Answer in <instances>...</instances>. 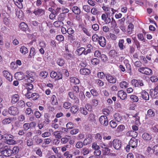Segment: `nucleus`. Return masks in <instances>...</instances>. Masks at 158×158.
I'll return each instance as SVG.
<instances>
[{
  "label": "nucleus",
  "instance_id": "nucleus-6",
  "mask_svg": "<svg viewBox=\"0 0 158 158\" xmlns=\"http://www.w3.org/2000/svg\"><path fill=\"white\" fill-rule=\"evenodd\" d=\"M131 83L133 86L135 87H139L144 85L143 81L141 80L133 79L131 80Z\"/></svg>",
  "mask_w": 158,
  "mask_h": 158
},
{
  "label": "nucleus",
  "instance_id": "nucleus-58",
  "mask_svg": "<svg viewBox=\"0 0 158 158\" xmlns=\"http://www.w3.org/2000/svg\"><path fill=\"white\" fill-rule=\"evenodd\" d=\"M26 87L27 91H30L33 88V85L30 83H26L25 84Z\"/></svg>",
  "mask_w": 158,
  "mask_h": 158
},
{
  "label": "nucleus",
  "instance_id": "nucleus-3",
  "mask_svg": "<svg viewBox=\"0 0 158 158\" xmlns=\"http://www.w3.org/2000/svg\"><path fill=\"white\" fill-rule=\"evenodd\" d=\"M0 151L1 154H3L4 156H9L12 155L11 148L10 146H5L0 148Z\"/></svg>",
  "mask_w": 158,
  "mask_h": 158
},
{
  "label": "nucleus",
  "instance_id": "nucleus-34",
  "mask_svg": "<svg viewBox=\"0 0 158 158\" xmlns=\"http://www.w3.org/2000/svg\"><path fill=\"white\" fill-rule=\"evenodd\" d=\"M52 104L53 106H56L58 105V102L57 98L56 95H53L51 98Z\"/></svg>",
  "mask_w": 158,
  "mask_h": 158
},
{
  "label": "nucleus",
  "instance_id": "nucleus-32",
  "mask_svg": "<svg viewBox=\"0 0 158 158\" xmlns=\"http://www.w3.org/2000/svg\"><path fill=\"white\" fill-rule=\"evenodd\" d=\"M129 83L125 81H123L119 83L120 87L123 89H126L129 86Z\"/></svg>",
  "mask_w": 158,
  "mask_h": 158
},
{
  "label": "nucleus",
  "instance_id": "nucleus-28",
  "mask_svg": "<svg viewBox=\"0 0 158 158\" xmlns=\"http://www.w3.org/2000/svg\"><path fill=\"white\" fill-rule=\"evenodd\" d=\"M13 1L15 5L19 8H23V6L22 2H23V0H13Z\"/></svg>",
  "mask_w": 158,
  "mask_h": 158
},
{
  "label": "nucleus",
  "instance_id": "nucleus-63",
  "mask_svg": "<svg viewBox=\"0 0 158 158\" xmlns=\"http://www.w3.org/2000/svg\"><path fill=\"white\" fill-rule=\"evenodd\" d=\"M82 9L85 12L88 13L90 12V7L88 5H84L83 6Z\"/></svg>",
  "mask_w": 158,
  "mask_h": 158
},
{
  "label": "nucleus",
  "instance_id": "nucleus-51",
  "mask_svg": "<svg viewBox=\"0 0 158 158\" xmlns=\"http://www.w3.org/2000/svg\"><path fill=\"white\" fill-rule=\"evenodd\" d=\"M94 139L98 142H101L102 141V135L99 133H98L95 135Z\"/></svg>",
  "mask_w": 158,
  "mask_h": 158
},
{
  "label": "nucleus",
  "instance_id": "nucleus-12",
  "mask_svg": "<svg viewBox=\"0 0 158 158\" xmlns=\"http://www.w3.org/2000/svg\"><path fill=\"white\" fill-rule=\"evenodd\" d=\"M106 78L108 82L112 84L116 83L117 79L109 73L106 74Z\"/></svg>",
  "mask_w": 158,
  "mask_h": 158
},
{
  "label": "nucleus",
  "instance_id": "nucleus-15",
  "mask_svg": "<svg viewBox=\"0 0 158 158\" xmlns=\"http://www.w3.org/2000/svg\"><path fill=\"white\" fill-rule=\"evenodd\" d=\"M100 123L102 125L106 126L108 124V121L107 118L106 116L102 115L100 117L99 119Z\"/></svg>",
  "mask_w": 158,
  "mask_h": 158
},
{
  "label": "nucleus",
  "instance_id": "nucleus-48",
  "mask_svg": "<svg viewBox=\"0 0 158 158\" xmlns=\"http://www.w3.org/2000/svg\"><path fill=\"white\" fill-rule=\"evenodd\" d=\"M4 24L7 27H9L10 24V18L5 17L3 19Z\"/></svg>",
  "mask_w": 158,
  "mask_h": 158
},
{
  "label": "nucleus",
  "instance_id": "nucleus-38",
  "mask_svg": "<svg viewBox=\"0 0 158 158\" xmlns=\"http://www.w3.org/2000/svg\"><path fill=\"white\" fill-rule=\"evenodd\" d=\"M100 61V60L97 58H93L91 60V64L94 66L98 65L99 64Z\"/></svg>",
  "mask_w": 158,
  "mask_h": 158
},
{
  "label": "nucleus",
  "instance_id": "nucleus-43",
  "mask_svg": "<svg viewBox=\"0 0 158 158\" xmlns=\"http://www.w3.org/2000/svg\"><path fill=\"white\" fill-rule=\"evenodd\" d=\"M25 102L22 100L18 101L17 104V106L20 108H23L25 107Z\"/></svg>",
  "mask_w": 158,
  "mask_h": 158
},
{
  "label": "nucleus",
  "instance_id": "nucleus-54",
  "mask_svg": "<svg viewBox=\"0 0 158 158\" xmlns=\"http://www.w3.org/2000/svg\"><path fill=\"white\" fill-rule=\"evenodd\" d=\"M71 103L68 102H65L63 103V107L66 109H69L71 107Z\"/></svg>",
  "mask_w": 158,
  "mask_h": 158
},
{
  "label": "nucleus",
  "instance_id": "nucleus-41",
  "mask_svg": "<svg viewBox=\"0 0 158 158\" xmlns=\"http://www.w3.org/2000/svg\"><path fill=\"white\" fill-rule=\"evenodd\" d=\"M70 111L73 114H76L78 110V107L76 105L73 106L70 108Z\"/></svg>",
  "mask_w": 158,
  "mask_h": 158
},
{
  "label": "nucleus",
  "instance_id": "nucleus-10",
  "mask_svg": "<svg viewBox=\"0 0 158 158\" xmlns=\"http://www.w3.org/2000/svg\"><path fill=\"white\" fill-rule=\"evenodd\" d=\"M33 13L36 16L40 17L45 15V10L44 9L42 8H37L34 10Z\"/></svg>",
  "mask_w": 158,
  "mask_h": 158
},
{
  "label": "nucleus",
  "instance_id": "nucleus-49",
  "mask_svg": "<svg viewBox=\"0 0 158 158\" xmlns=\"http://www.w3.org/2000/svg\"><path fill=\"white\" fill-rule=\"evenodd\" d=\"M90 92L91 94L94 97H97L99 95V93L95 88H93L90 91Z\"/></svg>",
  "mask_w": 158,
  "mask_h": 158
},
{
  "label": "nucleus",
  "instance_id": "nucleus-33",
  "mask_svg": "<svg viewBox=\"0 0 158 158\" xmlns=\"http://www.w3.org/2000/svg\"><path fill=\"white\" fill-rule=\"evenodd\" d=\"M134 28V26L131 23H129L127 30V33L129 35L131 34L132 33L133 29Z\"/></svg>",
  "mask_w": 158,
  "mask_h": 158
},
{
  "label": "nucleus",
  "instance_id": "nucleus-4",
  "mask_svg": "<svg viewBox=\"0 0 158 158\" xmlns=\"http://www.w3.org/2000/svg\"><path fill=\"white\" fill-rule=\"evenodd\" d=\"M137 144L138 140L137 139L135 138H131L129 141L128 145H127L126 148V151L129 152L131 147L133 148L136 147Z\"/></svg>",
  "mask_w": 158,
  "mask_h": 158
},
{
  "label": "nucleus",
  "instance_id": "nucleus-11",
  "mask_svg": "<svg viewBox=\"0 0 158 158\" xmlns=\"http://www.w3.org/2000/svg\"><path fill=\"white\" fill-rule=\"evenodd\" d=\"M88 50H86V49L83 47H81L77 48L75 51L76 54L78 56H80L82 54L86 55L88 54Z\"/></svg>",
  "mask_w": 158,
  "mask_h": 158
},
{
  "label": "nucleus",
  "instance_id": "nucleus-57",
  "mask_svg": "<svg viewBox=\"0 0 158 158\" xmlns=\"http://www.w3.org/2000/svg\"><path fill=\"white\" fill-rule=\"evenodd\" d=\"M40 97V95L38 93H32L31 98L34 101L37 100Z\"/></svg>",
  "mask_w": 158,
  "mask_h": 158
},
{
  "label": "nucleus",
  "instance_id": "nucleus-9",
  "mask_svg": "<svg viewBox=\"0 0 158 158\" xmlns=\"http://www.w3.org/2000/svg\"><path fill=\"white\" fill-rule=\"evenodd\" d=\"M19 29L22 31L26 33L27 31L29 32V29L28 26L24 22H21L19 25Z\"/></svg>",
  "mask_w": 158,
  "mask_h": 158
},
{
  "label": "nucleus",
  "instance_id": "nucleus-45",
  "mask_svg": "<svg viewBox=\"0 0 158 158\" xmlns=\"http://www.w3.org/2000/svg\"><path fill=\"white\" fill-rule=\"evenodd\" d=\"M35 49L34 47H31L30 48L29 57L31 58L34 56L35 54Z\"/></svg>",
  "mask_w": 158,
  "mask_h": 158
},
{
  "label": "nucleus",
  "instance_id": "nucleus-50",
  "mask_svg": "<svg viewBox=\"0 0 158 158\" xmlns=\"http://www.w3.org/2000/svg\"><path fill=\"white\" fill-rule=\"evenodd\" d=\"M56 39L60 43L64 41V37L62 35H58L56 36Z\"/></svg>",
  "mask_w": 158,
  "mask_h": 158
},
{
  "label": "nucleus",
  "instance_id": "nucleus-5",
  "mask_svg": "<svg viewBox=\"0 0 158 158\" xmlns=\"http://www.w3.org/2000/svg\"><path fill=\"white\" fill-rule=\"evenodd\" d=\"M138 71L140 73L146 75L151 76L153 74L152 71L151 69L145 67L139 68Z\"/></svg>",
  "mask_w": 158,
  "mask_h": 158
},
{
  "label": "nucleus",
  "instance_id": "nucleus-26",
  "mask_svg": "<svg viewBox=\"0 0 158 158\" xmlns=\"http://www.w3.org/2000/svg\"><path fill=\"white\" fill-rule=\"evenodd\" d=\"M142 138L146 141H150L152 139L151 135L147 132L143 133L142 135Z\"/></svg>",
  "mask_w": 158,
  "mask_h": 158
},
{
  "label": "nucleus",
  "instance_id": "nucleus-60",
  "mask_svg": "<svg viewBox=\"0 0 158 158\" xmlns=\"http://www.w3.org/2000/svg\"><path fill=\"white\" fill-rule=\"evenodd\" d=\"M80 113L84 115H86L88 114V112L85 107H80Z\"/></svg>",
  "mask_w": 158,
  "mask_h": 158
},
{
  "label": "nucleus",
  "instance_id": "nucleus-55",
  "mask_svg": "<svg viewBox=\"0 0 158 158\" xmlns=\"http://www.w3.org/2000/svg\"><path fill=\"white\" fill-rule=\"evenodd\" d=\"M71 137L70 136H67V137H63L61 139V142L63 144H65L68 142Z\"/></svg>",
  "mask_w": 158,
  "mask_h": 158
},
{
  "label": "nucleus",
  "instance_id": "nucleus-23",
  "mask_svg": "<svg viewBox=\"0 0 158 158\" xmlns=\"http://www.w3.org/2000/svg\"><path fill=\"white\" fill-rule=\"evenodd\" d=\"M142 98L145 100H148L149 99V96L148 93L145 90H142L140 93Z\"/></svg>",
  "mask_w": 158,
  "mask_h": 158
},
{
  "label": "nucleus",
  "instance_id": "nucleus-18",
  "mask_svg": "<svg viewBox=\"0 0 158 158\" xmlns=\"http://www.w3.org/2000/svg\"><path fill=\"white\" fill-rule=\"evenodd\" d=\"M117 96L122 100H124L127 98V94L126 92L123 90L118 91L117 94Z\"/></svg>",
  "mask_w": 158,
  "mask_h": 158
},
{
  "label": "nucleus",
  "instance_id": "nucleus-40",
  "mask_svg": "<svg viewBox=\"0 0 158 158\" xmlns=\"http://www.w3.org/2000/svg\"><path fill=\"white\" fill-rule=\"evenodd\" d=\"M20 52L22 54L25 55L28 52V50L27 48L24 46L21 47L20 49Z\"/></svg>",
  "mask_w": 158,
  "mask_h": 158
},
{
  "label": "nucleus",
  "instance_id": "nucleus-62",
  "mask_svg": "<svg viewBox=\"0 0 158 158\" xmlns=\"http://www.w3.org/2000/svg\"><path fill=\"white\" fill-rule=\"evenodd\" d=\"M140 58L143 65L146 64L148 63V61L144 56H140Z\"/></svg>",
  "mask_w": 158,
  "mask_h": 158
},
{
  "label": "nucleus",
  "instance_id": "nucleus-64",
  "mask_svg": "<svg viewBox=\"0 0 158 158\" xmlns=\"http://www.w3.org/2000/svg\"><path fill=\"white\" fill-rule=\"evenodd\" d=\"M153 153L156 156H158V145H155L152 148Z\"/></svg>",
  "mask_w": 158,
  "mask_h": 158
},
{
  "label": "nucleus",
  "instance_id": "nucleus-2",
  "mask_svg": "<svg viewBox=\"0 0 158 158\" xmlns=\"http://www.w3.org/2000/svg\"><path fill=\"white\" fill-rule=\"evenodd\" d=\"M26 74L27 82L30 83L33 82L36 77L35 73L30 70H27L26 71Z\"/></svg>",
  "mask_w": 158,
  "mask_h": 158
},
{
  "label": "nucleus",
  "instance_id": "nucleus-14",
  "mask_svg": "<svg viewBox=\"0 0 158 158\" xmlns=\"http://www.w3.org/2000/svg\"><path fill=\"white\" fill-rule=\"evenodd\" d=\"M8 112L10 114L13 115H15L19 113L17 108L14 106L9 107L8 108Z\"/></svg>",
  "mask_w": 158,
  "mask_h": 158
},
{
  "label": "nucleus",
  "instance_id": "nucleus-7",
  "mask_svg": "<svg viewBox=\"0 0 158 158\" xmlns=\"http://www.w3.org/2000/svg\"><path fill=\"white\" fill-rule=\"evenodd\" d=\"M73 12L76 15V18L77 20H79L80 19V16L79 15L81 13V11L80 9L77 6H73L72 9Z\"/></svg>",
  "mask_w": 158,
  "mask_h": 158
},
{
  "label": "nucleus",
  "instance_id": "nucleus-30",
  "mask_svg": "<svg viewBox=\"0 0 158 158\" xmlns=\"http://www.w3.org/2000/svg\"><path fill=\"white\" fill-rule=\"evenodd\" d=\"M53 26L57 28H60L62 27L63 26L64 23L62 22H61L60 21L57 20L55 21L53 23Z\"/></svg>",
  "mask_w": 158,
  "mask_h": 158
},
{
  "label": "nucleus",
  "instance_id": "nucleus-17",
  "mask_svg": "<svg viewBox=\"0 0 158 158\" xmlns=\"http://www.w3.org/2000/svg\"><path fill=\"white\" fill-rule=\"evenodd\" d=\"M124 63L126 67L127 72L131 75L132 73V68L130 64L129 63V61L127 60H124Z\"/></svg>",
  "mask_w": 158,
  "mask_h": 158
},
{
  "label": "nucleus",
  "instance_id": "nucleus-35",
  "mask_svg": "<svg viewBox=\"0 0 158 158\" xmlns=\"http://www.w3.org/2000/svg\"><path fill=\"white\" fill-rule=\"evenodd\" d=\"M124 40L123 39H120L118 41V45L120 50H123L125 48V46L124 45Z\"/></svg>",
  "mask_w": 158,
  "mask_h": 158
},
{
  "label": "nucleus",
  "instance_id": "nucleus-47",
  "mask_svg": "<svg viewBox=\"0 0 158 158\" xmlns=\"http://www.w3.org/2000/svg\"><path fill=\"white\" fill-rule=\"evenodd\" d=\"M90 12L94 15H98L99 14L100 11L97 8L93 7L91 9Z\"/></svg>",
  "mask_w": 158,
  "mask_h": 158
},
{
  "label": "nucleus",
  "instance_id": "nucleus-21",
  "mask_svg": "<svg viewBox=\"0 0 158 158\" xmlns=\"http://www.w3.org/2000/svg\"><path fill=\"white\" fill-rule=\"evenodd\" d=\"M50 115L48 113H45L44 114V120L43 123L46 125L48 124L50 122Z\"/></svg>",
  "mask_w": 158,
  "mask_h": 158
},
{
  "label": "nucleus",
  "instance_id": "nucleus-13",
  "mask_svg": "<svg viewBox=\"0 0 158 158\" xmlns=\"http://www.w3.org/2000/svg\"><path fill=\"white\" fill-rule=\"evenodd\" d=\"M79 27L81 28L83 32L87 35L89 36H90L91 35V33L90 31V30H89L83 24H80L79 25Z\"/></svg>",
  "mask_w": 158,
  "mask_h": 158
},
{
  "label": "nucleus",
  "instance_id": "nucleus-56",
  "mask_svg": "<svg viewBox=\"0 0 158 158\" xmlns=\"http://www.w3.org/2000/svg\"><path fill=\"white\" fill-rule=\"evenodd\" d=\"M97 77L99 79H104L106 77V74L103 72H99L97 73Z\"/></svg>",
  "mask_w": 158,
  "mask_h": 158
},
{
  "label": "nucleus",
  "instance_id": "nucleus-39",
  "mask_svg": "<svg viewBox=\"0 0 158 158\" xmlns=\"http://www.w3.org/2000/svg\"><path fill=\"white\" fill-rule=\"evenodd\" d=\"M56 62L58 65L61 67L63 66L65 64L64 60L62 58H58L56 61Z\"/></svg>",
  "mask_w": 158,
  "mask_h": 158
},
{
  "label": "nucleus",
  "instance_id": "nucleus-27",
  "mask_svg": "<svg viewBox=\"0 0 158 158\" xmlns=\"http://www.w3.org/2000/svg\"><path fill=\"white\" fill-rule=\"evenodd\" d=\"M15 76L16 79L19 80H22L24 78L23 73L22 72L16 73L15 74Z\"/></svg>",
  "mask_w": 158,
  "mask_h": 158
},
{
  "label": "nucleus",
  "instance_id": "nucleus-37",
  "mask_svg": "<svg viewBox=\"0 0 158 158\" xmlns=\"http://www.w3.org/2000/svg\"><path fill=\"white\" fill-rule=\"evenodd\" d=\"M70 82L72 83L77 85L79 83L80 80L78 78L76 77H73L70 78Z\"/></svg>",
  "mask_w": 158,
  "mask_h": 158
},
{
  "label": "nucleus",
  "instance_id": "nucleus-52",
  "mask_svg": "<svg viewBox=\"0 0 158 158\" xmlns=\"http://www.w3.org/2000/svg\"><path fill=\"white\" fill-rule=\"evenodd\" d=\"M92 142V139L90 137H88L85 138L83 141L84 144L85 145H87L91 143Z\"/></svg>",
  "mask_w": 158,
  "mask_h": 158
},
{
  "label": "nucleus",
  "instance_id": "nucleus-44",
  "mask_svg": "<svg viewBox=\"0 0 158 158\" xmlns=\"http://www.w3.org/2000/svg\"><path fill=\"white\" fill-rule=\"evenodd\" d=\"M102 151L103 155H107L110 153V150L107 146L105 148H103Z\"/></svg>",
  "mask_w": 158,
  "mask_h": 158
},
{
  "label": "nucleus",
  "instance_id": "nucleus-24",
  "mask_svg": "<svg viewBox=\"0 0 158 158\" xmlns=\"http://www.w3.org/2000/svg\"><path fill=\"white\" fill-rule=\"evenodd\" d=\"M80 73L81 74L84 75H88L90 73V71L88 69L83 68L80 70Z\"/></svg>",
  "mask_w": 158,
  "mask_h": 158
},
{
  "label": "nucleus",
  "instance_id": "nucleus-46",
  "mask_svg": "<svg viewBox=\"0 0 158 158\" xmlns=\"http://www.w3.org/2000/svg\"><path fill=\"white\" fill-rule=\"evenodd\" d=\"M12 154L14 155L17 154L19 151V148L18 146H15L11 148Z\"/></svg>",
  "mask_w": 158,
  "mask_h": 158
},
{
  "label": "nucleus",
  "instance_id": "nucleus-8",
  "mask_svg": "<svg viewBox=\"0 0 158 158\" xmlns=\"http://www.w3.org/2000/svg\"><path fill=\"white\" fill-rule=\"evenodd\" d=\"M121 141L118 139H115L113 141V146L114 148L116 150H119L122 146Z\"/></svg>",
  "mask_w": 158,
  "mask_h": 158
},
{
  "label": "nucleus",
  "instance_id": "nucleus-20",
  "mask_svg": "<svg viewBox=\"0 0 158 158\" xmlns=\"http://www.w3.org/2000/svg\"><path fill=\"white\" fill-rule=\"evenodd\" d=\"M98 43L101 47H105L106 44V40L105 38L102 36H99L98 40Z\"/></svg>",
  "mask_w": 158,
  "mask_h": 158
},
{
  "label": "nucleus",
  "instance_id": "nucleus-1",
  "mask_svg": "<svg viewBox=\"0 0 158 158\" xmlns=\"http://www.w3.org/2000/svg\"><path fill=\"white\" fill-rule=\"evenodd\" d=\"M0 132L1 131H0ZM1 135L2 138H3L5 140L6 143L10 145L14 144L15 141L13 139L14 137L13 135L8 134H5L3 135L0 134V136Z\"/></svg>",
  "mask_w": 158,
  "mask_h": 158
},
{
  "label": "nucleus",
  "instance_id": "nucleus-31",
  "mask_svg": "<svg viewBox=\"0 0 158 158\" xmlns=\"http://www.w3.org/2000/svg\"><path fill=\"white\" fill-rule=\"evenodd\" d=\"M101 18L102 20H103L106 24L109 23H110V18L107 16L106 17V15L105 14H103L102 15Z\"/></svg>",
  "mask_w": 158,
  "mask_h": 158
},
{
  "label": "nucleus",
  "instance_id": "nucleus-29",
  "mask_svg": "<svg viewBox=\"0 0 158 158\" xmlns=\"http://www.w3.org/2000/svg\"><path fill=\"white\" fill-rule=\"evenodd\" d=\"M150 94L151 97L154 99L158 98V91L153 90V89L150 90Z\"/></svg>",
  "mask_w": 158,
  "mask_h": 158
},
{
  "label": "nucleus",
  "instance_id": "nucleus-61",
  "mask_svg": "<svg viewBox=\"0 0 158 158\" xmlns=\"http://www.w3.org/2000/svg\"><path fill=\"white\" fill-rule=\"evenodd\" d=\"M34 144V141L32 138H30L27 140V146L31 147Z\"/></svg>",
  "mask_w": 158,
  "mask_h": 158
},
{
  "label": "nucleus",
  "instance_id": "nucleus-25",
  "mask_svg": "<svg viewBox=\"0 0 158 158\" xmlns=\"http://www.w3.org/2000/svg\"><path fill=\"white\" fill-rule=\"evenodd\" d=\"M19 99V96L18 94H15L12 95L11 102L13 104H15L18 102Z\"/></svg>",
  "mask_w": 158,
  "mask_h": 158
},
{
  "label": "nucleus",
  "instance_id": "nucleus-59",
  "mask_svg": "<svg viewBox=\"0 0 158 158\" xmlns=\"http://www.w3.org/2000/svg\"><path fill=\"white\" fill-rule=\"evenodd\" d=\"M48 75V73L45 71L40 72L39 74V76L43 78H45L47 77Z\"/></svg>",
  "mask_w": 158,
  "mask_h": 158
},
{
  "label": "nucleus",
  "instance_id": "nucleus-19",
  "mask_svg": "<svg viewBox=\"0 0 158 158\" xmlns=\"http://www.w3.org/2000/svg\"><path fill=\"white\" fill-rule=\"evenodd\" d=\"M3 76L10 81H12V76L7 71L4 70L2 72Z\"/></svg>",
  "mask_w": 158,
  "mask_h": 158
},
{
  "label": "nucleus",
  "instance_id": "nucleus-36",
  "mask_svg": "<svg viewBox=\"0 0 158 158\" xmlns=\"http://www.w3.org/2000/svg\"><path fill=\"white\" fill-rule=\"evenodd\" d=\"M117 54L116 51L114 50H111L109 52V55L111 59L117 56Z\"/></svg>",
  "mask_w": 158,
  "mask_h": 158
},
{
  "label": "nucleus",
  "instance_id": "nucleus-53",
  "mask_svg": "<svg viewBox=\"0 0 158 158\" xmlns=\"http://www.w3.org/2000/svg\"><path fill=\"white\" fill-rule=\"evenodd\" d=\"M52 135L55 136L56 138L60 139L62 137L61 134L59 131H55L52 134Z\"/></svg>",
  "mask_w": 158,
  "mask_h": 158
},
{
  "label": "nucleus",
  "instance_id": "nucleus-22",
  "mask_svg": "<svg viewBox=\"0 0 158 158\" xmlns=\"http://www.w3.org/2000/svg\"><path fill=\"white\" fill-rule=\"evenodd\" d=\"M63 56L67 60H73L75 58L74 54L68 53H64Z\"/></svg>",
  "mask_w": 158,
  "mask_h": 158
},
{
  "label": "nucleus",
  "instance_id": "nucleus-42",
  "mask_svg": "<svg viewBox=\"0 0 158 158\" xmlns=\"http://www.w3.org/2000/svg\"><path fill=\"white\" fill-rule=\"evenodd\" d=\"M68 38L71 43L74 42L76 40V37L74 36V34L68 35Z\"/></svg>",
  "mask_w": 158,
  "mask_h": 158
},
{
  "label": "nucleus",
  "instance_id": "nucleus-16",
  "mask_svg": "<svg viewBox=\"0 0 158 158\" xmlns=\"http://www.w3.org/2000/svg\"><path fill=\"white\" fill-rule=\"evenodd\" d=\"M114 119L117 122H120L121 123H123L124 122V119L120 114L118 113H116L114 114Z\"/></svg>",
  "mask_w": 158,
  "mask_h": 158
}]
</instances>
